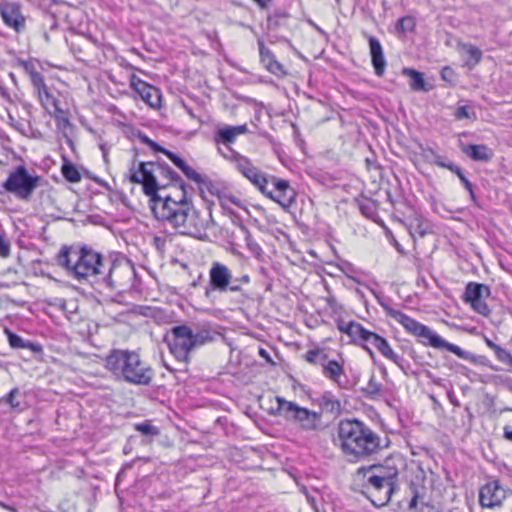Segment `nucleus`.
<instances>
[{"instance_id": "1", "label": "nucleus", "mask_w": 512, "mask_h": 512, "mask_svg": "<svg viewBox=\"0 0 512 512\" xmlns=\"http://www.w3.org/2000/svg\"><path fill=\"white\" fill-rule=\"evenodd\" d=\"M151 210L154 216L173 227L179 234L202 239L206 234L210 215H202L187 201V192L167 194L154 200Z\"/></svg>"}, {"instance_id": "2", "label": "nucleus", "mask_w": 512, "mask_h": 512, "mask_svg": "<svg viewBox=\"0 0 512 512\" xmlns=\"http://www.w3.org/2000/svg\"><path fill=\"white\" fill-rule=\"evenodd\" d=\"M334 442L351 462L364 460L381 449L379 435L358 419L341 420Z\"/></svg>"}, {"instance_id": "3", "label": "nucleus", "mask_w": 512, "mask_h": 512, "mask_svg": "<svg viewBox=\"0 0 512 512\" xmlns=\"http://www.w3.org/2000/svg\"><path fill=\"white\" fill-rule=\"evenodd\" d=\"M128 179L132 183L142 184L144 193L150 198V206L154 200L162 199L158 191L165 187L175 189L173 195H178L186 191L185 182L182 178L167 164L153 162L133 161L129 169Z\"/></svg>"}, {"instance_id": "4", "label": "nucleus", "mask_w": 512, "mask_h": 512, "mask_svg": "<svg viewBox=\"0 0 512 512\" xmlns=\"http://www.w3.org/2000/svg\"><path fill=\"white\" fill-rule=\"evenodd\" d=\"M56 260L61 267L78 280L92 276L100 278L103 268L107 266L102 255L87 246L81 248L63 246L59 250Z\"/></svg>"}, {"instance_id": "5", "label": "nucleus", "mask_w": 512, "mask_h": 512, "mask_svg": "<svg viewBox=\"0 0 512 512\" xmlns=\"http://www.w3.org/2000/svg\"><path fill=\"white\" fill-rule=\"evenodd\" d=\"M386 315L398 322L405 331L418 338L419 342L425 346H431L437 349H446L459 358L474 361V355L463 350L459 346L447 342L440 335L431 330L428 326L404 314L402 311L391 307L389 304L380 302Z\"/></svg>"}, {"instance_id": "6", "label": "nucleus", "mask_w": 512, "mask_h": 512, "mask_svg": "<svg viewBox=\"0 0 512 512\" xmlns=\"http://www.w3.org/2000/svg\"><path fill=\"white\" fill-rule=\"evenodd\" d=\"M386 315L398 322L405 331L418 338L419 342L425 346H431L437 349H446L459 358L474 361V355L463 350L459 346L447 342L440 335L431 330L428 326L404 314L402 311L391 307L389 304L380 302Z\"/></svg>"}, {"instance_id": "7", "label": "nucleus", "mask_w": 512, "mask_h": 512, "mask_svg": "<svg viewBox=\"0 0 512 512\" xmlns=\"http://www.w3.org/2000/svg\"><path fill=\"white\" fill-rule=\"evenodd\" d=\"M105 367L117 378L136 385L150 384L154 375L137 353L128 350H113L105 359Z\"/></svg>"}, {"instance_id": "8", "label": "nucleus", "mask_w": 512, "mask_h": 512, "mask_svg": "<svg viewBox=\"0 0 512 512\" xmlns=\"http://www.w3.org/2000/svg\"><path fill=\"white\" fill-rule=\"evenodd\" d=\"M358 476H362L366 494L371 502L382 507L386 505L396 488L397 471H389L383 468L361 467L357 471Z\"/></svg>"}, {"instance_id": "9", "label": "nucleus", "mask_w": 512, "mask_h": 512, "mask_svg": "<svg viewBox=\"0 0 512 512\" xmlns=\"http://www.w3.org/2000/svg\"><path fill=\"white\" fill-rule=\"evenodd\" d=\"M213 337L208 329L193 331L188 325H178L171 328L167 343L171 354L181 362L188 363L190 353L199 346L210 341Z\"/></svg>"}, {"instance_id": "10", "label": "nucleus", "mask_w": 512, "mask_h": 512, "mask_svg": "<svg viewBox=\"0 0 512 512\" xmlns=\"http://www.w3.org/2000/svg\"><path fill=\"white\" fill-rule=\"evenodd\" d=\"M277 408L284 419L295 426L301 433H319L325 430L322 414L287 401L281 396L276 397Z\"/></svg>"}, {"instance_id": "11", "label": "nucleus", "mask_w": 512, "mask_h": 512, "mask_svg": "<svg viewBox=\"0 0 512 512\" xmlns=\"http://www.w3.org/2000/svg\"><path fill=\"white\" fill-rule=\"evenodd\" d=\"M41 177L30 174L24 165H18L8 173L6 180L2 183L0 193L7 192L22 201H29L39 187Z\"/></svg>"}, {"instance_id": "12", "label": "nucleus", "mask_w": 512, "mask_h": 512, "mask_svg": "<svg viewBox=\"0 0 512 512\" xmlns=\"http://www.w3.org/2000/svg\"><path fill=\"white\" fill-rule=\"evenodd\" d=\"M248 283H250L248 274L234 278L232 271L225 264L216 261L212 263L209 269V284L204 293L207 298H210L215 291L237 293L242 291V285Z\"/></svg>"}, {"instance_id": "13", "label": "nucleus", "mask_w": 512, "mask_h": 512, "mask_svg": "<svg viewBox=\"0 0 512 512\" xmlns=\"http://www.w3.org/2000/svg\"><path fill=\"white\" fill-rule=\"evenodd\" d=\"M354 343L361 345L371 357L374 356V353L370 348V346H372L377 349L382 356L395 363L401 369L404 368V359L396 352H394L384 337L378 335L377 333L362 327Z\"/></svg>"}, {"instance_id": "14", "label": "nucleus", "mask_w": 512, "mask_h": 512, "mask_svg": "<svg viewBox=\"0 0 512 512\" xmlns=\"http://www.w3.org/2000/svg\"><path fill=\"white\" fill-rule=\"evenodd\" d=\"M105 262L107 266L103 268L99 279L109 287H121L131 279L134 269L127 259H105Z\"/></svg>"}, {"instance_id": "15", "label": "nucleus", "mask_w": 512, "mask_h": 512, "mask_svg": "<svg viewBox=\"0 0 512 512\" xmlns=\"http://www.w3.org/2000/svg\"><path fill=\"white\" fill-rule=\"evenodd\" d=\"M233 163L237 171L257 187L260 192L266 191V186H268L270 181L269 177L255 166L249 158L239 153H234Z\"/></svg>"}, {"instance_id": "16", "label": "nucleus", "mask_w": 512, "mask_h": 512, "mask_svg": "<svg viewBox=\"0 0 512 512\" xmlns=\"http://www.w3.org/2000/svg\"><path fill=\"white\" fill-rule=\"evenodd\" d=\"M490 294L491 290L489 286L470 282L465 288L463 299L466 303L470 304L475 312L483 316H488L490 314V309L485 302V299L488 298Z\"/></svg>"}, {"instance_id": "17", "label": "nucleus", "mask_w": 512, "mask_h": 512, "mask_svg": "<svg viewBox=\"0 0 512 512\" xmlns=\"http://www.w3.org/2000/svg\"><path fill=\"white\" fill-rule=\"evenodd\" d=\"M270 179L274 188L270 190L268 186H266V191L261 193L280 204L283 208H289L295 201V190L290 186L287 180L278 179L273 176Z\"/></svg>"}, {"instance_id": "18", "label": "nucleus", "mask_w": 512, "mask_h": 512, "mask_svg": "<svg viewBox=\"0 0 512 512\" xmlns=\"http://www.w3.org/2000/svg\"><path fill=\"white\" fill-rule=\"evenodd\" d=\"M130 87L151 108L158 109L161 106V92L155 86L148 84L135 74L130 77Z\"/></svg>"}, {"instance_id": "19", "label": "nucleus", "mask_w": 512, "mask_h": 512, "mask_svg": "<svg viewBox=\"0 0 512 512\" xmlns=\"http://www.w3.org/2000/svg\"><path fill=\"white\" fill-rule=\"evenodd\" d=\"M0 15L6 26L20 33L26 26V18L21 11V6L15 2L0 3Z\"/></svg>"}, {"instance_id": "20", "label": "nucleus", "mask_w": 512, "mask_h": 512, "mask_svg": "<svg viewBox=\"0 0 512 512\" xmlns=\"http://www.w3.org/2000/svg\"><path fill=\"white\" fill-rule=\"evenodd\" d=\"M507 496V490L498 480H493L481 487L479 502L482 507L494 508L500 506Z\"/></svg>"}, {"instance_id": "21", "label": "nucleus", "mask_w": 512, "mask_h": 512, "mask_svg": "<svg viewBox=\"0 0 512 512\" xmlns=\"http://www.w3.org/2000/svg\"><path fill=\"white\" fill-rule=\"evenodd\" d=\"M418 482L412 481L410 484L411 500L409 502V512H435L433 506L425 502L426 487L423 485V471H419L416 476Z\"/></svg>"}, {"instance_id": "22", "label": "nucleus", "mask_w": 512, "mask_h": 512, "mask_svg": "<svg viewBox=\"0 0 512 512\" xmlns=\"http://www.w3.org/2000/svg\"><path fill=\"white\" fill-rule=\"evenodd\" d=\"M36 90L38 99L41 102L43 108L51 115L56 118H61L64 114L63 110L59 106V101L55 98V96L49 91L45 82L40 85L34 87Z\"/></svg>"}, {"instance_id": "23", "label": "nucleus", "mask_w": 512, "mask_h": 512, "mask_svg": "<svg viewBox=\"0 0 512 512\" xmlns=\"http://www.w3.org/2000/svg\"><path fill=\"white\" fill-rule=\"evenodd\" d=\"M260 61L265 66V68L276 76H284L286 74L283 65L278 62L272 51L265 46V43L262 39L258 40Z\"/></svg>"}, {"instance_id": "24", "label": "nucleus", "mask_w": 512, "mask_h": 512, "mask_svg": "<svg viewBox=\"0 0 512 512\" xmlns=\"http://www.w3.org/2000/svg\"><path fill=\"white\" fill-rule=\"evenodd\" d=\"M370 48L371 62L377 76H383L386 60L380 41L374 36H367Z\"/></svg>"}, {"instance_id": "25", "label": "nucleus", "mask_w": 512, "mask_h": 512, "mask_svg": "<svg viewBox=\"0 0 512 512\" xmlns=\"http://www.w3.org/2000/svg\"><path fill=\"white\" fill-rule=\"evenodd\" d=\"M247 131L248 127L246 124L238 126H224L217 130L214 139L216 143L230 144L235 141L237 136L245 134Z\"/></svg>"}, {"instance_id": "26", "label": "nucleus", "mask_w": 512, "mask_h": 512, "mask_svg": "<svg viewBox=\"0 0 512 512\" xmlns=\"http://www.w3.org/2000/svg\"><path fill=\"white\" fill-rule=\"evenodd\" d=\"M461 150L474 161L488 162L493 157L492 149L484 144H461Z\"/></svg>"}, {"instance_id": "27", "label": "nucleus", "mask_w": 512, "mask_h": 512, "mask_svg": "<svg viewBox=\"0 0 512 512\" xmlns=\"http://www.w3.org/2000/svg\"><path fill=\"white\" fill-rule=\"evenodd\" d=\"M403 75L410 78V88L413 91H427L426 83L421 72H418L412 68H404L402 70Z\"/></svg>"}, {"instance_id": "28", "label": "nucleus", "mask_w": 512, "mask_h": 512, "mask_svg": "<svg viewBox=\"0 0 512 512\" xmlns=\"http://www.w3.org/2000/svg\"><path fill=\"white\" fill-rule=\"evenodd\" d=\"M323 374L333 382H338L340 377L344 374L343 364L336 360L327 359L323 366Z\"/></svg>"}, {"instance_id": "29", "label": "nucleus", "mask_w": 512, "mask_h": 512, "mask_svg": "<svg viewBox=\"0 0 512 512\" xmlns=\"http://www.w3.org/2000/svg\"><path fill=\"white\" fill-rule=\"evenodd\" d=\"M222 208L229 214H235V209L247 211L245 201L234 195H224L221 200Z\"/></svg>"}, {"instance_id": "30", "label": "nucleus", "mask_w": 512, "mask_h": 512, "mask_svg": "<svg viewBox=\"0 0 512 512\" xmlns=\"http://www.w3.org/2000/svg\"><path fill=\"white\" fill-rule=\"evenodd\" d=\"M5 332L7 334L9 344L12 348H15V349L26 348V349H30L33 352L41 351V347L38 344L29 342V341L26 342L23 338L12 333L9 330H5Z\"/></svg>"}, {"instance_id": "31", "label": "nucleus", "mask_w": 512, "mask_h": 512, "mask_svg": "<svg viewBox=\"0 0 512 512\" xmlns=\"http://www.w3.org/2000/svg\"><path fill=\"white\" fill-rule=\"evenodd\" d=\"M461 49L467 55L465 64L469 69H472L479 64L482 59V51L478 47L472 44H462Z\"/></svg>"}, {"instance_id": "32", "label": "nucleus", "mask_w": 512, "mask_h": 512, "mask_svg": "<svg viewBox=\"0 0 512 512\" xmlns=\"http://www.w3.org/2000/svg\"><path fill=\"white\" fill-rule=\"evenodd\" d=\"M362 327L363 326L360 323L355 322V321H349V322H346L344 320L337 321V328L339 329V331L347 334L352 339L353 342L356 340Z\"/></svg>"}, {"instance_id": "33", "label": "nucleus", "mask_w": 512, "mask_h": 512, "mask_svg": "<svg viewBox=\"0 0 512 512\" xmlns=\"http://www.w3.org/2000/svg\"><path fill=\"white\" fill-rule=\"evenodd\" d=\"M304 358L310 364L320 365L323 368L328 359V355L323 349L317 348L309 350Z\"/></svg>"}, {"instance_id": "34", "label": "nucleus", "mask_w": 512, "mask_h": 512, "mask_svg": "<svg viewBox=\"0 0 512 512\" xmlns=\"http://www.w3.org/2000/svg\"><path fill=\"white\" fill-rule=\"evenodd\" d=\"M22 67L24 68V71L28 74L33 87H36L41 83L45 82L43 75L36 70V67L33 62L23 61Z\"/></svg>"}, {"instance_id": "35", "label": "nucleus", "mask_w": 512, "mask_h": 512, "mask_svg": "<svg viewBox=\"0 0 512 512\" xmlns=\"http://www.w3.org/2000/svg\"><path fill=\"white\" fill-rule=\"evenodd\" d=\"M239 228L241 229V231L245 234V242H246V246L247 248L256 256L260 255L262 253V248L260 247V245L254 240V238L252 237L250 231L248 230V228L240 223L239 224Z\"/></svg>"}, {"instance_id": "36", "label": "nucleus", "mask_w": 512, "mask_h": 512, "mask_svg": "<svg viewBox=\"0 0 512 512\" xmlns=\"http://www.w3.org/2000/svg\"><path fill=\"white\" fill-rule=\"evenodd\" d=\"M62 174L66 180L72 183L79 182L81 175L75 165L65 162L62 166Z\"/></svg>"}, {"instance_id": "37", "label": "nucleus", "mask_w": 512, "mask_h": 512, "mask_svg": "<svg viewBox=\"0 0 512 512\" xmlns=\"http://www.w3.org/2000/svg\"><path fill=\"white\" fill-rule=\"evenodd\" d=\"M415 27V20L411 16H405L400 18L396 24V30L400 34H406L409 31H412Z\"/></svg>"}, {"instance_id": "38", "label": "nucleus", "mask_w": 512, "mask_h": 512, "mask_svg": "<svg viewBox=\"0 0 512 512\" xmlns=\"http://www.w3.org/2000/svg\"><path fill=\"white\" fill-rule=\"evenodd\" d=\"M363 391L367 396L376 397L379 396L382 391V385L379 383L374 375H372L365 386Z\"/></svg>"}, {"instance_id": "39", "label": "nucleus", "mask_w": 512, "mask_h": 512, "mask_svg": "<svg viewBox=\"0 0 512 512\" xmlns=\"http://www.w3.org/2000/svg\"><path fill=\"white\" fill-rule=\"evenodd\" d=\"M135 429L146 436H157L160 433L159 429L156 426H153L150 421H144L136 424Z\"/></svg>"}, {"instance_id": "40", "label": "nucleus", "mask_w": 512, "mask_h": 512, "mask_svg": "<svg viewBox=\"0 0 512 512\" xmlns=\"http://www.w3.org/2000/svg\"><path fill=\"white\" fill-rule=\"evenodd\" d=\"M321 403L325 408L329 409L331 412L339 411L341 407L339 400H337L331 394L323 395Z\"/></svg>"}, {"instance_id": "41", "label": "nucleus", "mask_w": 512, "mask_h": 512, "mask_svg": "<svg viewBox=\"0 0 512 512\" xmlns=\"http://www.w3.org/2000/svg\"><path fill=\"white\" fill-rule=\"evenodd\" d=\"M453 173H455L458 176V178L462 182V184L465 187V189L469 192L471 199L475 200L476 197H475V193L473 191V185L467 179V177L464 175V173L462 172V169L458 166L457 168H455Z\"/></svg>"}, {"instance_id": "42", "label": "nucleus", "mask_w": 512, "mask_h": 512, "mask_svg": "<svg viewBox=\"0 0 512 512\" xmlns=\"http://www.w3.org/2000/svg\"><path fill=\"white\" fill-rule=\"evenodd\" d=\"M19 395V389L13 388L8 395L5 397V402L15 410L20 409V402L16 400L17 396Z\"/></svg>"}, {"instance_id": "43", "label": "nucleus", "mask_w": 512, "mask_h": 512, "mask_svg": "<svg viewBox=\"0 0 512 512\" xmlns=\"http://www.w3.org/2000/svg\"><path fill=\"white\" fill-rule=\"evenodd\" d=\"M430 152L434 155L433 163L439 167L446 168L453 172L458 166L452 162H447L443 156L436 155L432 150Z\"/></svg>"}, {"instance_id": "44", "label": "nucleus", "mask_w": 512, "mask_h": 512, "mask_svg": "<svg viewBox=\"0 0 512 512\" xmlns=\"http://www.w3.org/2000/svg\"><path fill=\"white\" fill-rule=\"evenodd\" d=\"M180 170L186 175L188 179L193 180L196 183L202 182L201 175L189 165L185 164Z\"/></svg>"}, {"instance_id": "45", "label": "nucleus", "mask_w": 512, "mask_h": 512, "mask_svg": "<svg viewBox=\"0 0 512 512\" xmlns=\"http://www.w3.org/2000/svg\"><path fill=\"white\" fill-rule=\"evenodd\" d=\"M497 359L502 362V363H505V364H508L510 365L511 362H512V355L509 351H507L506 349L502 348L501 346H499L495 351H494Z\"/></svg>"}, {"instance_id": "46", "label": "nucleus", "mask_w": 512, "mask_h": 512, "mask_svg": "<svg viewBox=\"0 0 512 512\" xmlns=\"http://www.w3.org/2000/svg\"><path fill=\"white\" fill-rule=\"evenodd\" d=\"M288 17L287 13H275L268 17V27L269 28H277L280 25V20L286 19Z\"/></svg>"}, {"instance_id": "47", "label": "nucleus", "mask_w": 512, "mask_h": 512, "mask_svg": "<svg viewBox=\"0 0 512 512\" xmlns=\"http://www.w3.org/2000/svg\"><path fill=\"white\" fill-rule=\"evenodd\" d=\"M161 153L165 154L179 169H181L186 164V162L177 154L165 148H162Z\"/></svg>"}, {"instance_id": "48", "label": "nucleus", "mask_w": 512, "mask_h": 512, "mask_svg": "<svg viewBox=\"0 0 512 512\" xmlns=\"http://www.w3.org/2000/svg\"><path fill=\"white\" fill-rule=\"evenodd\" d=\"M10 253V245L5 236L0 233V257H7Z\"/></svg>"}, {"instance_id": "49", "label": "nucleus", "mask_w": 512, "mask_h": 512, "mask_svg": "<svg viewBox=\"0 0 512 512\" xmlns=\"http://www.w3.org/2000/svg\"><path fill=\"white\" fill-rule=\"evenodd\" d=\"M140 140L148 145L150 148H152L154 151L161 152L162 148L160 145H158L155 141L151 140L146 135H140Z\"/></svg>"}, {"instance_id": "50", "label": "nucleus", "mask_w": 512, "mask_h": 512, "mask_svg": "<svg viewBox=\"0 0 512 512\" xmlns=\"http://www.w3.org/2000/svg\"><path fill=\"white\" fill-rule=\"evenodd\" d=\"M140 140L148 145L150 148H152L154 151L161 152L162 148L160 145H158L155 141L151 140L146 135H140Z\"/></svg>"}, {"instance_id": "51", "label": "nucleus", "mask_w": 512, "mask_h": 512, "mask_svg": "<svg viewBox=\"0 0 512 512\" xmlns=\"http://www.w3.org/2000/svg\"><path fill=\"white\" fill-rule=\"evenodd\" d=\"M455 117L459 120L470 118L469 108L467 106H459L455 111Z\"/></svg>"}, {"instance_id": "52", "label": "nucleus", "mask_w": 512, "mask_h": 512, "mask_svg": "<svg viewBox=\"0 0 512 512\" xmlns=\"http://www.w3.org/2000/svg\"><path fill=\"white\" fill-rule=\"evenodd\" d=\"M454 75V71L452 68L446 66L441 71V76L444 80L450 79Z\"/></svg>"}, {"instance_id": "53", "label": "nucleus", "mask_w": 512, "mask_h": 512, "mask_svg": "<svg viewBox=\"0 0 512 512\" xmlns=\"http://www.w3.org/2000/svg\"><path fill=\"white\" fill-rule=\"evenodd\" d=\"M503 437L509 442H512V427L509 425L504 426L503 428Z\"/></svg>"}, {"instance_id": "54", "label": "nucleus", "mask_w": 512, "mask_h": 512, "mask_svg": "<svg viewBox=\"0 0 512 512\" xmlns=\"http://www.w3.org/2000/svg\"><path fill=\"white\" fill-rule=\"evenodd\" d=\"M485 343H486V345H487L490 349H492L493 351H495V350L499 347V345H498V344L494 343V342H493L492 340H490L489 338H485Z\"/></svg>"}, {"instance_id": "55", "label": "nucleus", "mask_w": 512, "mask_h": 512, "mask_svg": "<svg viewBox=\"0 0 512 512\" xmlns=\"http://www.w3.org/2000/svg\"><path fill=\"white\" fill-rule=\"evenodd\" d=\"M0 96H2L3 98L9 99V94H8L6 88L3 87L1 84H0Z\"/></svg>"}, {"instance_id": "56", "label": "nucleus", "mask_w": 512, "mask_h": 512, "mask_svg": "<svg viewBox=\"0 0 512 512\" xmlns=\"http://www.w3.org/2000/svg\"><path fill=\"white\" fill-rule=\"evenodd\" d=\"M261 8H265L271 0H254Z\"/></svg>"}, {"instance_id": "57", "label": "nucleus", "mask_w": 512, "mask_h": 512, "mask_svg": "<svg viewBox=\"0 0 512 512\" xmlns=\"http://www.w3.org/2000/svg\"><path fill=\"white\" fill-rule=\"evenodd\" d=\"M360 209H361V211H362V213H363L364 215H366V216L368 215V213H367V211H368V208H367V201H366V202H364V203H362V204L360 205Z\"/></svg>"}, {"instance_id": "58", "label": "nucleus", "mask_w": 512, "mask_h": 512, "mask_svg": "<svg viewBox=\"0 0 512 512\" xmlns=\"http://www.w3.org/2000/svg\"><path fill=\"white\" fill-rule=\"evenodd\" d=\"M259 354H260L263 358H265V359L269 360V354H268V352H267L266 350H264V349H260Z\"/></svg>"}, {"instance_id": "59", "label": "nucleus", "mask_w": 512, "mask_h": 512, "mask_svg": "<svg viewBox=\"0 0 512 512\" xmlns=\"http://www.w3.org/2000/svg\"><path fill=\"white\" fill-rule=\"evenodd\" d=\"M5 508L9 511V512H17L16 508L12 507V506H9V505H6Z\"/></svg>"}, {"instance_id": "60", "label": "nucleus", "mask_w": 512, "mask_h": 512, "mask_svg": "<svg viewBox=\"0 0 512 512\" xmlns=\"http://www.w3.org/2000/svg\"><path fill=\"white\" fill-rule=\"evenodd\" d=\"M101 150H102V152H103V157H104V159L106 160V157H107V151H106V149H105V146H104V145H101Z\"/></svg>"}, {"instance_id": "61", "label": "nucleus", "mask_w": 512, "mask_h": 512, "mask_svg": "<svg viewBox=\"0 0 512 512\" xmlns=\"http://www.w3.org/2000/svg\"><path fill=\"white\" fill-rule=\"evenodd\" d=\"M308 501L313 505L314 503V499L313 498H310V497H307Z\"/></svg>"}, {"instance_id": "62", "label": "nucleus", "mask_w": 512, "mask_h": 512, "mask_svg": "<svg viewBox=\"0 0 512 512\" xmlns=\"http://www.w3.org/2000/svg\"><path fill=\"white\" fill-rule=\"evenodd\" d=\"M510 365L512 366V362H511V364H510Z\"/></svg>"}]
</instances>
